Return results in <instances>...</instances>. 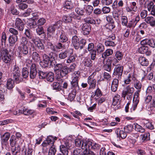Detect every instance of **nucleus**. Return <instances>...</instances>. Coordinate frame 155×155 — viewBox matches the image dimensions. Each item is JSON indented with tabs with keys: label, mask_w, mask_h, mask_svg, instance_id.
I'll return each instance as SVG.
<instances>
[{
	"label": "nucleus",
	"mask_w": 155,
	"mask_h": 155,
	"mask_svg": "<svg viewBox=\"0 0 155 155\" xmlns=\"http://www.w3.org/2000/svg\"><path fill=\"white\" fill-rule=\"evenodd\" d=\"M70 49H67L60 52L58 54V57L61 59H64L67 57L71 53Z\"/></svg>",
	"instance_id": "nucleus-18"
},
{
	"label": "nucleus",
	"mask_w": 155,
	"mask_h": 155,
	"mask_svg": "<svg viewBox=\"0 0 155 155\" xmlns=\"http://www.w3.org/2000/svg\"><path fill=\"white\" fill-rule=\"evenodd\" d=\"M31 56L32 59L36 62H38L40 60V57L39 54L36 52H33L31 54Z\"/></svg>",
	"instance_id": "nucleus-37"
},
{
	"label": "nucleus",
	"mask_w": 155,
	"mask_h": 155,
	"mask_svg": "<svg viewBox=\"0 0 155 155\" xmlns=\"http://www.w3.org/2000/svg\"><path fill=\"white\" fill-rule=\"evenodd\" d=\"M119 79L114 78L112 81L111 86V90L114 92H115L117 90L119 85Z\"/></svg>",
	"instance_id": "nucleus-19"
},
{
	"label": "nucleus",
	"mask_w": 155,
	"mask_h": 155,
	"mask_svg": "<svg viewBox=\"0 0 155 155\" xmlns=\"http://www.w3.org/2000/svg\"><path fill=\"white\" fill-rule=\"evenodd\" d=\"M36 65L35 64H32L30 67V77L31 79L35 78L37 74Z\"/></svg>",
	"instance_id": "nucleus-11"
},
{
	"label": "nucleus",
	"mask_w": 155,
	"mask_h": 155,
	"mask_svg": "<svg viewBox=\"0 0 155 155\" xmlns=\"http://www.w3.org/2000/svg\"><path fill=\"white\" fill-rule=\"evenodd\" d=\"M10 143L11 146L12 147H13L16 144V141L15 136H12L10 140Z\"/></svg>",
	"instance_id": "nucleus-64"
},
{
	"label": "nucleus",
	"mask_w": 155,
	"mask_h": 155,
	"mask_svg": "<svg viewBox=\"0 0 155 155\" xmlns=\"http://www.w3.org/2000/svg\"><path fill=\"white\" fill-rule=\"evenodd\" d=\"M48 56L45 54H44L42 55L43 60H46L51 62V59L55 60V56H56L57 54L56 53H50Z\"/></svg>",
	"instance_id": "nucleus-21"
},
{
	"label": "nucleus",
	"mask_w": 155,
	"mask_h": 155,
	"mask_svg": "<svg viewBox=\"0 0 155 155\" xmlns=\"http://www.w3.org/2000/svg\"><path fill=\"white\" fill-rule=\"evenodd\" d=\"M134 91V88L130 85L126 86L122 93V97L125 99L126 97L128 100H131L132 97V94Z\"/></svg>",
	"instance_id": "nucleus-3"
},
{
	"label": "nucleus",
	"mask_w": 155,
	"mask_h": 155,
	"mask_svg": "<svg viewBox=\"0 0 155 155\" xmlns=\"http://www.w3.org/2000/svg\"><path fill=\"white\" fill-rule=\"evenodd\" d=\"M29 71L27 68H24L22 69V76L23 78L25 79L27 78L29 75Z\"/></svg>",
	"instance_id": "nucleus-44"
},
{
	"label": "nucleus",
	"mask_w": 155,
	"mask_h": 155,
	"mask_svg": "<svg viewBox=\"0 0 155 155\" xmlns=\"http://www.w3.org/2000/svg\"><path fill=\"white\" fill-rule=\"evenodd\" d=\"M59 35V40L60 41L64 43L68 40V38L63 30H61L60 31Z\"/></svg>",
	"instance_id": "nucleus-15"
},
{
	"label": "nucleus",
	"mask_w": 155,
	"mask_h": 155,
	"mask_svg": "<svg viewBox=\"0 0 155 155\" xmlns=\"http://www.w3.org/2000/svg\"><path fill=\"white\" fill-rule=\"evenodd\" d=\"M31 49L30 48H28L27 45L21 46V51L24 55L28 54V52L30 54H31Z\"/></svg>",
	"instance_id": "nucleus-31"
},
{
	"label": "nucleus",
	"mask_w": 155,
	"mask_h": 155,
	"mask_svg": "<svg viewBox=\"0 0 155 155\" xmlns=\"http://www.w3.org/2000/svg\"><path fill=\"white\" fill-rule=\"evenodd\" d=\"M79 79V75H75V76L74 77L71 83V87L72 89L76 90H79V87L78 85Z\"/></svg>",
	"instance_id": "nucleus-9"
},
{
	"label": "nucleus",
	"mask_w": 155,
	"mask_h": 155,
	"mask_svg": "<svg viewBox=\"0 0 155 155\" xmlns=\"http://www.w3.org/2000/svg\"><path fill=\"white\" fill-rule=\"evenodd\" d=\"M106 20L107 21L110 23L112 25V28H114L115 26L114 25V21L111 16L108 15L106 17Z\"/></svg>",
	"instance_id": "nucleus-58"
},
{
	"label": "nucleus",
	"mask_w": 155,
	"mask_h": 155,
	"mask_svg": "<svg viewBox=\"0 0 155 155\" xmlns=\"http://www.w3.org/2000/svg\"><path fill=\"white\" fill-rule=\"evenodd\" d=\"M28 25L31 28H35L38 26L37 22L34 20H32L30 22L28 23Z\"/></svg>",
	"instance_id": "nucleus-57"
},
{
	"label": "nucleus",
	"mask_w": 155,
	"mask_h": 155,
	"mask_svg": "<svg viewBox=\"0 0 155 155\" xmlns=\"http://www.w3.org/2000/svg\"><path fill=\"white\" fill-rule=\"evenodd\" d=\"M134 87L137 90V91H139V92H140L142 87L141 82L136 79L134 81Z\"/></svg>",
	"instance_id": "nucleus-43"
},
{
	"label": "nucleus",
	"mask_w": 155,
	"mask_h": 155,
	"mask_svg": "<svg viewBox=\"0 0 155 155\" xmlns=\"http://www.w3.org/2000/svg\"><path fill=\"white\" fill-rule=\"evenodd\" d=\"M62 19L63 22L67 23H71L72 21L71 17L68 15H64L62 17Z\"/></svg>",
	"instance_id": "nucleus-40"
},
{
	"label": "nucleus",
	"mask_w": 155,
	"mask_h": 155,
	"mask_svg": "<svg viewBox=\"0 0 155 155\" xmlns=\"http://www.w3.org/2000/svg\"><path fill=\"white\" fill-rule=\"evenodd\" d=\"M47 46L48 48L50 49L51 50V51L50 53H55V52H57V50H56V48H55V46H54L52 43L48 42Z\"/></svg>",
	"instance_id": "nucleus-42"
},
{
	"label": "nucleus",
	"mask_w": 155,
	"mask_h": 155,
	"mask_svg": "<svg viewBox=\"0 0 155 155\" xmlns=\"http://www.w3.org/2000/svg\"><path fill=\"white\" fill-rule=\"evenodd\" d=\"M25 34L26 36L28 38L30 39H35L32 36V34L31 31L29 29H26L25 30Z\"/></svg>",
	"instance_id": "nucleus-56"
},
{
	"label": "nucleus",
	"mask_w": 155,
	"mask_h": 155,
	"mask_svg": "<svg viewBox=\"0 0 155 155\" xmlns=\"http://www.w3.org/2000/svg\"><path fill=\"white\" fill-rule=\"evenodd\" d=\"M109 40H107L105 42V44L107 46L114 47L115 44L114 41H111V40H114L116 38L115 35L114 34L111 35L109 37Z\"/></svg>",
	"instance_id": "nucleus-16"
},
{
	"label": "nucleus",
	"mask_w": 155,
	"mask_h": 155,
	"mask_svg": "<svg viewBox=\"0 0 155 155\" xmlns=\"http://www.w3.org/2000/svg\"><path fill=\"white\" fill-rule=\"evenodd\" d=\"M94 73H93L87 78V82L89 85L88 88L89 90L94 89L96 86V80L94 78Z\"/></svg>",
	"instance_id": "nucleus-6"
},
{
	"label": "nucleus",
	"mask_w": 155,
	"mask_h": 155,
	"mask_svg": "<svg viewBox=\"0 0 155 155\" xmlns=\"http://www.w3.org/2000/svg\"><path fill=\"white\" fill-rule=\"evenodd\" d=\"M113 53V50L111 49H107L102 54V57L105 60L107 57L111 55Z\"/></svg>",
	"instance_id": "nucleus-32"
},
{
	"label": "nucleus",
	"mask_w": 155,
	"mask_h": 155,
	"mask_svg": "<svg viewBox=\"0 0 155 155\" xmlns=\"http://www.w3.org/2000/svg\"><path fill=\"white\" fill-rule=\"evenodd\" d=\"M55 27L53 25L49 26L47 29V34H53L55 31Z\"/></svg>",
	"instance_id": "nucleus-48"
},
{
	"label": "nucleus",
	"mask_w": 155,
	"mask_h": 155,
	"mask_svg": "<svg viewBox=\"0 0 155 155\" xmlns=\"http://www.w3.org/2000/svg\"><path fill=\"white\" fill-rule=\"evenodd\" d=\"M63 7L67 9H71L73 7V4L71 1H67L65 2Z\"/></svg>",
	"instance_id": "nucleus-39"
},
{
	"label": "nucleus",
	"mask_w": 155,
	"mask_h": 155,
	"mask_svg": "<svg viewBox=\"0 0 155 155\" xmlns=\"http://www.w3.org/2000/svg\"><path fill=\"white\" fill-rule=\"evenodd\" d=\"M14 80H13L12 78L9 79L7 81V86L8 89H12L14 86Z\"/></svg>",
	"instance_id": "nucleus-35"
},
{
	"label": "nucleus",
	"mask_w": 155,
	"mask_h": 155,
	"mask_svg": "<svg viewBox=\"0 0 155 155\" xmlns=\"http://www.w3.org/2000/svg\"><path fill=\"white\" fill-rule=\"evenodd\" d=\"M46 22L45 19L43 18H41L38 20L37 22L38 26H42Z\"/></svg>",
	"instance_id": "nucleus-60"
},
{
	"label": "nucleus",
	"mask_w": 155,
	"mask_h": 155,
	"mask_svg": "<svg viewBox=\"0 0 155 155\" xmlns=\"http://www.w3.org/2000/svg\"><path fill=\"white\" fill-rule=\"evenodd\" d=\"M121 23L122 25L124 26H127L128 23V18L127 16H122L121 18Z\"/></svg>",
	"instance_id": "nucleus-54"
},
{
	"label": "nucleus",
	"mask_w": 155,
	"mask_h": 155,
	"mask_svg": "<svg viewBox=\"0 0 155 155\" xmlns=\"http://www.w3.org/2000/svg\"><path fill=\"white\" fill-rule=\"evenodd\" d=\"M124 67L120 64H117L114 69L113 74L116 76V79L120 80L123 71Z\"/></svg>",
	"instance_id": "nucleus-5"
},
{
	"label": "nucleus",
	"mask_w": 155,
	"mask_h": 155,
	"mask_svg": "<svg viewBox=\"0 0 155 155\" xmlns=\"http://www.w3.org/2000/svg\"><path fill=\"white\" fill-rule=\"evenodd\" d=\"M138 61L142 66H147L149 64V61L147 59L143 56H140L138 59Z\"/></svg>",
	"instance_id": "nucleus-29"
},
{
	"label": "nucleus",
	"mask_w": 155,
	"mask_h": 155,
	"mask_svg": "<svg viewBox=\"0 0 155 155\" xmlns=\"http://www.w3.org/2000/svg\"><path fill=\"white\" fill-rule=\"evenodd\" d=\"M77 90L73 89L71 92L70 93L68 96V100L71 101H73L75 97Z\"/></svg>",
	"instance_id": "nucleus-33"
},
{
	"label": "nucleus",
	"mask_w": 155,
	"mask_h": 155,
	"mask_svg": "<svg viewBox=\"0 0 155 155\" xmlns=\"http://www.w3.org/2000/svg\"><path fill=\"white\" fill-rule=\"evenodd\" d=\"M94 10L93 7L91 5H87L86 7V10L88 14L90 15L93 12Z\"/></svg>",
	"instance_id": "nucleus-63"
},
{
	"label": "nucleus",
	"mask_w": 155,
	"mask_h": 155,
	"mask_svg": "<svg viewBox=\"0 0 155 155\" xmlns=\"http://www.w3.org/2000/svg\"><path fill=\"white\" fill-rule=\"evenodd\" d=\"M31 41L38 49L41 50H45V46L42 43L40 39L38 40L35 39H32Z\"/></svg>",
	"instance_id": "nucleus-17"
},
{
	"label": "nucleus",
	"mask_w": 155,
	"mask_h": 155,
	"mask_svg": "<svg viewBox=\"0 0 155 155\" xmlns=\"http://www.w3.org/2000/svg\"><path fill=\"white\" fill-rule=\"evenodd\" d=\"M92 60L89 57L85 58L83 60L82 63L84 65L88 67H92L94 63Z\"/></svg>",
	"instance_id": "nucleus-24"
},
{
	"label": "nucleus",
	"mask_w": 155,
	"mask_h": 155,
	"mask_svg": "<svg viewBox=\"0 0 155 155\" xmlns=\"http://www.w3.org/2000/svg\"><path fill=\"white\" fill-rule=\"evenodd\" d=\"M138 51L142 54H145L147 56L151 54L152 52L150 48L146 46H142L138 48Z\"/></svg>",
	"instance_id": "nucleus-7"
},
{
	"label": "nucleus",
	"mask_w": 155,
	"mask_h": 155,
	"mask_svg": "<svg viewBox=\"0 0 155 155\" xmlns=\"http://www.w3.org/2000/svg\"><path fill=\"white\" fill-rule=\"evenodd\" d=\"M71 53L68 55V58L67 60V63H70L74 62L76 59V55L73 53V51L71 49L70 50Z\"/></svg>",
	"instance_id": "nucleus-25"
},
{
	"label": "nucleus",
	"mask_w": 155,
	"mask_h": 155,
	"mask_svg": "<svg viewBox=\"0 0 155 155\" xmlns=\"http://www.w3.org/2000/svg\"><path fill=\"white\" fill-rule=\"evenodd\" d=\"M6 39L7 37L6 33L5 32H3L2 33L1 39L2 45H5Z\"/></svg>",
	"instance_id": "nucleus-59"
},
{
	"label": "nucleus",
	"mask_w": 155,
	"mask_h": 155,
	"mask_svg": "<svg viewBox=\"0 0 155 155\" xmlns=\"http://www.w3.org/2000/svg\"><path fill=\"white\" fill-rule=\"evenodd\" d=\"M103 69L104 70L108 71H110L111 70L112 67V60L108 59L105 61L103 60Z\"/></svg>",
	"instance_id": "nucleus-10"
},
{
	"label": "nucleus",
	"mask_w": 155,
	"mask_h": 155,
	"mask_svg": "<svg viewBox=\"0 0 155 155\" xmlns=\"http://www.w3.org/2000/svg\"><path fill=\"white\" fill-rule=\"evenodd\" d=\"M45 78L48 81L50 82L53 81L54 79V73L51 72L48 73Z\"/></svg>",
	"instance_id": "nucleus-38"
},
{
	"label": "nucleus",
	"mask_w": 155,
	"mask_h": 155,
	"mask_svg": "<svg viewBox=\"0 0 155 155\" xmlns=\"http://www.w3.org/2000/svg\"><path fill=\"white\" fill-rule=\"evenodd\" d=\"M68 67L64 66L62 63L54 64V70L57 74L56 78L58 81L63 82L64 79L68 77Z\"/></svg>",
	"instance_id": "nucleus-1"
},
{
	"label": "nucleus",
	"mask_w": 155,
	"mask_h": 155,
	"mask_svg": "<svg viewBox=\"0 0 155 155\" xmlns=\"http://www.w3.org/2000/svg\"><path fill=\"white\" fill-rule=\"evenodd\" d=\"M22 152L24 151L25 155H33V150L28 146H23L21 150Z\"/></svg>",
	"instance_id": "nucleus-27"
},
{
	"label": "nucleus",
	"mask_w": 155,
	"mask_h": 155,
	"mask_svg": "<svg viewBox=\"0 0 155 155\" xmlns=\"http://www.w3.org/2000/svg\"><path fill=\"white\" fill-rule=\"evenodd\" d=\"M72 42L73 45L76 49H78L80 47V41L78 37L74 36L72 38Z\"/></svg>",
	"instance_id": "nucleus-22"
},
{
	"label": "nucleus",
	"mask_w": 155,
	"mask_h": 155,
	"mask_svg": "<svg viewBox=\"0 0 155 155\" xmlns=\"http://www.w3.org/2000/svg\"><path fill=\"white\" fill-rule=\"evenodd\" d=\"M115 132L118 137L123 139L125 138L127 136V133L124 130L118 128L116 130Z\"/></svg>",
	"instance_id": "nucleus-20"
},
{
	"label": "nucleus",
	"mask_w": 155,
	"mask_h": 155,
	"mask_svg": "<svg viewBox=\"0 0 155 155\" xmlns=\"http://www.w3.org/2000/svg\"><path fill=\"white\" fill-rule=\"evenodd\" d=\"M135 130L138 132L143 133L144 132L145 129L137 123L134 124Z\"/></svg>",
	"instance_id": "nucleus-51"
},
{
	"label": "nucleus",
	"mask_w": 155,
	"mask_h": 155,
	"mask_svg": "<svg viewBox=\"0 0 155 155\" xmlns=\"http://www.w3.org/2000/svg\"><path fill=\"white\" fill-rule=\"evenodd\" d=\"M120 98V96L118 94H116L114 97L112 105L115 106L117 105Z\"/></svg>",
	"instance_id": "nucleus-53"
},
{
	"label": "nucleus",
	"mask_w": 155,
	"mask_h": 155,
	"mask_svg": "<svg viewBox=\"0 0 155 155\" xmlns=\"http://www.w3.org/2000/svg\"><path fill=\"white\" fill-rule=\"evenodd\" d=\"M54 141V139L53 137L51 136H49L47 137L46 140H45L43 142L46 143V144L48 146L50 144L54 145L53 144Z\"/></svg>",
	"instance_id": "nucleus-36"
},
{
	"label": "nucleus",
	"mask_w": 155,
	"mask_h": 155,
	"mask_svg": "<svg viewBox=\"0 0 155 155\" xmlns=\"http://www.w3.org/2000/svg\"><path fill=\"white\" fill-rule=\"evenodd\" d=\"M133 128V126L131 124L128 125L124 127V130L127 133L131 132Z\"/></svg>",
	"instance_id": "nucleus-47"
},
{
	"label": "nucleus",
	"mask_w": 155,
	"mask_h": 155,
	"mask_svg": "<svg viewBox=\"0 0 155 155\" xmlns=\"http://www.w3.org/2000/svg\"><path fill=\"white\" fill-rule=\"evenodd\" d=\"M17 36L10 35L8 38V42L9 45L11 46H13L18 40Z\"/></svg>",
	"instance_id": "nucleus-28"
},
{
	"label": "nucleus",
	"mask_w": 155,
	"mask_h": 155,
	"mask_svg": "<svg viewBox=\"0 0 155 155\" xmlns=\"http://www.w3.org/2000/svg\"><path fill=\"white\" fill-rule=\"evenodd\" d=\"M70 146L65 143L64 145H61L60 147V151L63 153V155H68V149Z\"/></svg>",
	"instance_id": "nucleus-23"
},
{
	"label": "nucleus",
	"mask_w": 155,
	"mask_h": 155,
	"mask_svg": "<svg viewBox=\"0 0 155 155\" xmlns=\"http://www.w3.org/2000/svg\"><path fill=\"white\" fill-rule=\"evenodd\" d=\"M21 146L19 144L16 145L15 147H12L11 149L12 155H19L21 150Z\"/></svg>",
	"instance_id": "nucleus-26"
},
{
	"label": "nucleus",
	"mask_w": 155,
	"mask_h": 155,
	"mask_svg": "<svg viewBox=\"0 0 155 155\" xmlns=\"http://www.w3.org/2000/svg\"><path fill=\"white\" fill-rule=\"evenodd\" d=\"M0 135L2 144H5L10 137V133L7 132L4 133V134H2L1 133Z\"/></svg>",
	"instance_id": "nucleus-12"
},
{
	"label": "nucleus",
	"mask_w": 155,
	"mask_h": 155,
	"mask_svg": "<svg viewBox=\"0 0 155 155\" xmlns=\"http://www.w3.org/2000/svg\"><path fill=\"white\" fill-rule=\"evenodd\" d=\"M15 26L19 31H22L24 30V24L21 20L17 18L15 20Z\"/></svg>",
	"instance_id": "nucleus-13"
},
{
	"label": "nucleus",
	"mask_w": 155,
	"mask_h": 155,
	"mask_svg": "<svg viewBox=\"0 0 155 155\" xmlns=\"http://www.w3.org/2000/svg\"><path fill=\"white\" fill-rule=\"evenodd\" d=\"M56 50L64 49L65 48V45L64 43L60 41L57 43L55 45Z\"/></svg>",
	"instance_id": "nucleus-49"
},
{
	"label": "nucleus",
	"mask_w": 155,
	"mask_h": 155,
	"mask_svg": "<svg viewBox=\"0 0 155 155\" xmlns=\"http://www.w3.org/2000/svg\"><path fill=\"white\" fill-rule=\"evenodd\" d=\"M115 58L118 61H120L122 59L123 55L122 52L119 51H117L115 53Z\"/></svg>",
	"instance_id": "nucleus-55"
},
{
	"label": "nucleus",
	"mask_w": 155,
	"mask_h": 155,
	"mask_svg": "<svg viewBox=\"0 0 155 155\" xmlns=\"http://www.w3.org/2000/svg\"><path fill=\"white\" fill-rule=\"evenodd\" d=\"M36 31L37 34L39 36L42 34L45 35V33L43 26H38L36 29Z\"/></svg>",
	"instance_id": "nucleus-41"
},
{
	"label": "nucleus",
	"mask_w": 155,
	"mask_h": 155,
	"mask_svg": "<svg viewBox=\"0 0 155 155\" xmlns=\"http://www.w3.org/2000/svg\"><path fill=\"white\" fill-rule=\"evenodd\" d=\"M139 91H136L134 93L133 102L139 103Z\"/></svg>",
	"instance_id": "nucleus-50"
},
{
	"label": "nucleus",
	"mask_w": 155,
	"mask_h": 155,
	"mask_svg": "<svg viewBox=\"0 0 155 155\" xmlns=\"http://www.w3.org/2000/svg\"><path fill=\"white\" fill-rule=\"evenodd\" d=\"M90 52L91 59L92 60H94L96 58L97 51L95 49H94Z\"/></svg>",
	"instance_id": "nucleus-62"
},
{
	"label": "nucleus",
	"mask_w": 155,
	"mask_h": 155,
	"mask_svg": "<svg viewBox=\"0 0 155 155\" xmlns=\"http://www.w3.org/2000/svg\"><path fill=\"white\" fill-rule=\"evenodd\" d=\"M82 30L83 33L85 35H89L91 31V27L89 24L85 23L82 26Z\"/></svg>",
	"instance_id": "nucleus-14"
},
{
	"label": "nucleus",
	"mask_w": 155,
	"mask_h": 155,
	"mask_svg": "<svg viewBox=\"0 0 155 155\" xmlns=\"http://www.w3.org/2000/svg\"><path fill=\"white\" fill-rule=\"evenodd\" d=\"M13 74V80L16 84L22 82L23 79L21 78V69L16 64L13 66L12 71Z\"/></svg>",
	"instance_id": "nucleus-2"
},
{
	"label": "nucleus",
	"mask_w": 155,
	"mask_h": 155,
	"mask_svg": "<svg viewBox=\"0 0 155 155\" xmlns=\"http://www.w3.org/2000/svg\"><path fill=\"white\" fill-rule=\"evenodd\" d=\"M22 113L25 115H28L33 114V111L31 110H28L25 108L23 109L22 110Z\"/></svg>",
	"instance_id": "nucleus-61"
},
{
	"label": "nucleus",
	"mask_w": 155,
	"mask_h": 155,
	"mask_svg": "<svg viewBox=\"0 0 155 155\" xmlns=\"http://www.w3.org/2000/svg\"><path fill=\"white\" fill-rule=\"evenodd\" d=\"M59 83L57 82H54L53 83V89L58 91L61 89V86L60 85V84H61L62 82L59 81Z\"/></svg>",
	"instance_id": "nucleus-45"
},
{
	"label": "nucleus",
	"mask_w": 155,
	"mask_h": 155,
	"mask_svg": "<svg viewBox=\"0 0 155 155\" xmlns=\"http://www.w3.org/2000/svg\"><path fill=\"white\" fill-rule=\"evenodd\" d=\"M141 138L142 141H147L150 140V134L149 133H146L141 135Z\"/></svg>",
	"instance_id": "nucleus-46"
},
{
	"label": "nucleus",
	"mask_w": 155,
	"mask_h": 155,
	"mask_svg": "<svg viewBox=\"0 0 155 155\" xmlns=\"http://www.w3.org/2000/svg\"><path fill=\"white\" fill-rule=\"evenodd\" d=\"M51 62L50 61L43 60L40 62V64L42 67L45 68L49 66V64Z\"/></svg>",
	"instance_id": "nucleus-52"
},
{
	"label": "nucleus",
	"mask_w": 155,
	"mask_h": 155,
	"mask_svg": "<svg viewBox=\"0 0 155 155\" xmlns=\"http://www.w3.org/2000/svg\"><path fill=\"white\" fill-rule=\"evenodd\" d=\"M92 144V141L91 140L89 139L84 140L82 141L81 148L82 150H84V151H87L90 150V147Z\"/></svg>",
	"instance_id": "nucleus-8"
},
{
	"label": "nucleus",
	"mask_w": 155,
	"mask_h": 155,
	"mask_svg": "<svg viewBox=\"0 0 155 155\" xmlns=\"http://www.w3.org/2000/svg\"><path fill=\"white\" fill-rule=\"evenodd\" d=\"M145 21L146 22L149 24L151 26H155V19L153 17H148L145 18Z\"/></svg>",
	"instance_id": "nucleus-30"
},
{
	"label": "nucleus",
	"mask_w": 155,
	"mask_h": 155,
	"mask_svg": "<svg viewBox=\"0 0 155 155\" xmlns=\"http://www.w3.org/2000/svg\"><path fill=\"white\" fill-rule=\"evenodd\" d=\"M97 53H102L104 50V45L101 43L98 44L96 46V50Z\"/></svg>",
	"instance_id": "nucleus-34"
},
{
	"label": "nucleus",
	"mask_w": 155,
	"mask_h": 155,
	"mask_svg": "<svg viewBox=\"0 0 155 155\" xmlns=\"http://www.w3.org/2000/svg\"><path fill=\"white\" fill-rule=\"evenodd\" d=\"M0 58H2V61L5 63L8 64L10 62L11 56L6 48H2Z\"/></svg>",
	"instance_id": "nucleus-4"
}]
</instances>
